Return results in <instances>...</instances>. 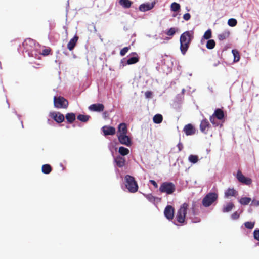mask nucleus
Segmentation results:
<instances>
[{
  "instance_id": "f257e3e1",
  "label": "nucleus",
  "mask_w": 259,
  "mask_h": 259,
  "mask_svg": "<svg viewBox=\"0 0 259 259\" xmlns=\"http://www.w3.org/2000/svg\"><path fill=\"white\" fill-rule=\"evenodd\" d=\"M193 37V32L192 31H186L181 35L180 39V49L183 55L185 54L187 52Z\"/></svg>"
},
{
  "instance_id": "f03ea898",
  "label": "nucleus",
  "mask_w": 259,
  "mask_h": 259,
  "mask_svg": "<svg viewBox=\"0 0 259 259\" xmlns=\"http://www.w3.org/2000/svg\"><path fill=\"white\" fill-rule=\"evenodd\" d=\"M124 183L126 188L131 193H135L138 190V185L134 177L126 175L124 177Z\"/></svg>"
},
{
  "instance_id": "7ed1b4c3",
  "label": "nucleus",
  "mask_w": 259,
  "mask_h": 259,
  "mask_svg": "<svg viewBox=\"0 0 259 259\" xmlns=\"http://www.w3.org/2000/svg\"><path fill=\"white\" fill-rule=\"evenodd\" d=\"M188 207L189 205L186 203H183L181 206L176 216V221L179 224H176V225H183L186 224V223H185V218Z\"/></svg>"
},
{
  "instance_id": "20e7f679",
  "label": "nucleus",
  "mask_w": 259,
  "mask_h": 259,
  "mask_svg": "<svg viewBox=\"0 0 259 259\" xmlns=\"http://www.w3.org/2000/svg\"><path fill=\"white\" fill-rule=\"evenodd\" d=\"M218 198V194L215 192L208 193L202 199V203L204 207H208L215 202Z\"/></svg>"
},
{
  "instance_id": "39448f33",
  "label": "nucleus",
  "mask_w": 259,
  "mask_h": 259,
  "mask_svg": "<svg viewBox=\"0 0 259 259\" xmlns=\"http://www.w3.org/2000/svg\"><path fill=\"white\" fill-rule=\"evenodd\" d=\"M176 190V186L171 182H163L159 187L161 193H166L167 195L172 194Z\"/></svg>"
},
{
  "instance_id": "423d86ee",
  "label": "nucleus",
  "mask_w": 259,
  "mask_h": 259,
  "mask_svg": "<svg viewBox=\"0 0 259 259\" xmlns=\"http://www.w3.org/2000/svg\"><path fill=\"white\" fill-rule=\"evenodd\" d=\"M54 104L57 108H66L68 105V102L65 98H54Z\"/></svg>"
},
{
  "instance_id": "0eeeda50",
  "label": "nucleus",
  "mask_w": 259,
  "mask_h": 259,
  "mask_svg": "<svg viewBox=\"0 0 259 259\" xmlns=\"http://www.w3.org/2000/svg\"><path fill=\"white\" fill-rule=\"evenodd\" d=\"M236 178L239 182L246 185H249L252 183V180L249 178L245 177L239 170L237 172Z\"/></svg>"
},
{
  "instance_id": "6e6552de",
  "label": "nucleus",
  "mask_w": 259,
  "mask_h": 259,
  "mask_svg": "<svg viewBox=\"0 0 259 259\" xmlns=\"http://www.w3.org/2000/svg\"><path fill=\"white\" fill-rule=\"evenodd\" d=\"M118 138L121 144L126 146H130L131 145V140L126 134H119Z\"/></svg>"
},
{
  "instance_id": "1a4fd4ad",
  "label": "nucleus",
  "mask_w": 259,
  "mask_h": 259,
  "mask_svg": "<svg viewBox=\"0 0 259 259\" xmlns=\"http://www.w3.org/2000/svg\"><path fill=\"white\" fill-rule=\"evenodd\" d=\"M175 209L171 205H167L164 209V215L168 220L174 218Z\"/></svg>"
},
{
  "instance_id": "9d476101",
  "label": "nucleus",
  "mask_w": 259,
  "mask_h": 259,
  "mask_svg": "<svg viewBox=\"0 0 259 259\" xmlns=\"http://www.w3.org/2000/svg\"><path fill=\"white\" fill-rule=\"evenodd\" d=\"M210 127V124L206 119L201 121L200 125V129L202 133L206 134Z\"/></svg>"
},
{
  "instance_id": "9b49d317",
  "label": "nucleus",
  "mask_w": 259,
  "mask_h": 259,
  "mask_svg": "<svg viewBox=\"0 0 259 259\" xmlns=\"http://www.w3.org/2000/svg\"><path fill=\"white\" fill-rule=\"evenodd\" d=\"M155 2H153L151 3H144L139 6V10L142 12H145L151 10L155 6Z\"/></svg>"
},
{
  "instance_id": "f8f14e48",
  "label": "nucleus",
  "mask_w": 259,
  "mask_h": 259,
  "mask_svg": "<svg viewBox=\"0 0 259 259\" xmlns=\"http://www.w3.org/2000/svg\"><path fill=\"white\" fill-rule=\"evenodd\" d=\"M102 130L105 136L114 135L116 132L115 128L110 126H104Z\"/></svg>"
},
{
  "instance_id": "ddd939ff",
  "label": "nucleus",
  "mask_w": 259,
  "mask_h": 259,
  "mask_svg": "<svg viewBox=\"0 0 259 259\" xmlns=\"http://www.w3.org/2000/svg\"><path fill=\"white\" fill-rule=\"evenodd\" d=\"M183 131L187 136L192 135L195 133V128L192 124L190 123L184 126Z\"/></svg>"
},
{
  "instance_id": "4468645a",
  "label": "nucleus",
  "mask_w": 259,
  "mask_h": 259,
  "mask_svg": "<svg viewBox=\"0 0 259 259\" xmlns=\"http://www.w3.org/2000/svg\"><path fill=\"white\" fill-rule=\"evenodd\" d=\"M104 106L102 104H94L89 107V109L94 111L101 112L103 111Z\"/></svg>"
},
{
  "instance_id": "2eb2a0df",
  "label": "nucleus",
  "mask_w": 259,
  "mask_h": 259,
  "mask_svg": "<svg viewBox=\"0 0 259 259\" xmlns=\"http://www.w3.org/2000/svg\"><path fill=\"white\" fill-rule=\"evenodd\" d=\"M114 161L116 163L117 166L119 167H122L125 164V158L118 156L114 158Z\"/></svg>"
},
{
  "instance_id": "dca6fc26",
  "label": "nucleus",
  "mask_w": 259,
  "mask_h": 259,
  "mask_svg": "<svg viewBox=\"0 0 259 259\" xmlns=\"http://www.w3.org/2000/svg\"><path fill=\"white\" fill-rule=\"evenodd\" d=\"M52 116L53 119L58 123H61L64 120L63 114L58 112H53L52 113Z\"/></svg>"
},
{
  "instance_id": "f3484780",
  "label": "nucleus",
  "mask_w": 259,
  "mask_h": 259,
  "mask_svg": "<svg viewBox=\"0 0 259 259\" xmlns=\"http://www.w3.org/2000/svg\"><path fill=\"white\" fill-rule=\"evenodd\" d=\"M238 195V192L234 188H228L225 192L224 196L228 198L231 196H236Z\"/></svg>"
},
{
  "instance_id": "a211bd4d",
  "label": "nucleus",
  "mask_w": 259,
  "mask_h": 259,
  "mask_svg": "<svg viewBox=\"0 0 259 259\" xmlns=\"http://www.w3.org/2000/svg\"><path fill=\"white\" fill-rule=\"evenodd\" d=\"M78 40V37L76 36H75L73 38H72L68 44H67V48L70 50L71 51L73 49L74 47L76 45V44Z\"/></svg>"
},
{
  "instance_id": "6ab92c4d",
  "label": "nucleus",
  "mask_w": 259,
  "mask_h": 259,
  "mask_svg": "<svg viewBox=\"0 0 259 259\" xmlns=\"http://www.w3.org/2000/svg\"><path fill=\"white\" fill-rule=\"evenodd\" d=\"M213 116L219 120H222L224 117V113L222 109H217L215 110Z\"/></svg>"
},
{
  "instance_id": "aec40b11",
  "label": "nucleus",
  "mask_w": 259,
  "mask_h": 259,
  "mask_svg": "<svg viewBox=\"0 0 259 259\" xmlns=\"http://www.w3.org/2000/svg\"><path fill=\"white\" fill-rule=\"evenodd\" d=\"M230 34V31L228 30H226L221 33L219 34L218 36V37L220 40H223L229 37Z\"/></svg>"
},
{
  "instance_id": "412c9836",
  "label": "nucleus",
  "mask_w": 259,
  "mask_h": 259,
  "mask_svg": "<svg viewBox=\"0 0 259 259\" xmlns=\"http://www.w3.org/2000/svg\"><path fill=\"white\" fill-rule=\"evenodd\" d=\"M234 207V205L232 202H229L227 204L226 206H224L222 209V212L226 213L230 212Z\"/></svg>"
},
{
  "instance_id": "4be33fe9",
  "label": "nucleus",
  "mask_w": 259,
  "mask_h": 259,
  "mask_svg": "<svg viewBox=\"0 0 259 259\" xmlns=\"http://www.w3.org/2000/svg\"><path fill=\"white\" fill-rule=\"evenodd\" d=\"M41 170L44 174H49L51 172L52 168L50 164H46L42 166Z\"/></svg>"
},
{
  "instance_id": "5701e85b",
  "label": "nucleus",
  "mask_w": 259,
  "mask_h": 259,
  "mask_svg": "<svg viewBox=\"0 0 259 259\" xmlns=\"http://www.w3.org/2000/svg\"><path fill=\"white\" fill-rule=\"evenodd\" d=\"M118 132L120 134H126L127 133V127L125 123H120L118 126Z\"/></svg>"
},
{
  "instance_id": "b1692460",
  "label": "nucleus",
  "mask_w": 259,
  "mask_h": 259,
  "mask_svg": "<svg viewBox=\"0 0 259 259\" xmlns=\"http://www.w3.org/2000/svg\"><path fill=\"white\" fill-rule=\"evenodd\" d=\"M66 119L68 122L72 123L75 120V114L73 113H67L66 115Z\"/></svg>"
},
{
  "instance_id": "393cba45",
  "label": "nucleus",
  "mask_w": 259,
  "mask_h": 259,
  "mask_svg": "<svg viewBox=\"0 0 259 259\" xmlns=\"http://www.w3.org/2000/svg\"><path fill=\"white\" fill-rule=\"evenodd\" d=\"M90 118V116L88 115L79 114L77 119L82 122H87Z\"/></svg>"
},
{
  "instance_id": "a878e982",
  "label": "nucleus",
  "mask_w": 259,
  "mask_h": 259,
  "mask_svg": "<svg viewBox=\"0 0 259 259\" xmlns=\"http://www.w3.org/2000/svg\"><path fill=\"white\" fill-rule=\"evenodd\" d=\"M153 120L155 123L159 124L162 122L163 120V117L161 114H156L154 116Z\"/></svg>"
},
{
  "instance_id": "bb28decb",
  "label": "nucleus",
  "mask_w": 259,
  "mask_h": 259,
  "mask_svg": "<svg viewBox=\"0 0 259 259\" xmlns=\"http://www.w3.org/2000/svg\"><path fill=\"white\" fill-rule=\"evenodd\" d=\"M118 152L122 156H125L129 154L130 150L128 149L121 146L119 148Z\"/></svg>"
},
{
  "instance_id": "cd10ccee",
  "label": "nucleus",
  "mask_w": 259,
  "mask_h": 259,
  "mask_svg": "<svg viewBox=\"0 0 259 259\" xmlns=\"http://www.w3.org/2000/svg\"><path fill=\"white\" fill-rule=\"evenodd\" d=\"M251 200V198L249 197H242L240 199L239 202L242 205H246L250 203Z\"/></svg>"
},
{
  "instance_id": "c85d7f7f",
  "label": "nucleus",
  "mask_w": 259,
  "mask_h": 259,
  "mask_svg": "<svg viewBox=\"0 0 259 259\" xmlns=\"http://www.w3.org/2000/svg\"><path fill=\"white\" fill-rule=\"evenodd\" d=\"M212 36L211 30L210 29L207 30L203 36V38L201 40V42H203V39H209Z\"/></svg>"
},
{
  "instance_id": "c756f323",
  "label": "nucleus",
  "mask_w": 259,
  "mask_h": 259,
  "mask_svg": "<svg viewBox=\"0 0 259 259\" xmlns=\"http://www.w3.org/2000/svg\"><path fill=\"white\" fill-rule=\"evenodd\" d=\"M170 9L174 12L179 11L180 10V5L178 3L174 2L171 4Z\"/></svg>"
},
{
  "instance_id": "7c9ffc66",
  "label": "nucleus",
  "mask_w": 259,
  "mask_h": 259,
  "mask_svg": "<svg viewBox=\"0 0 259 259\" xmlns=\"http://www.w3.org/2000/svg\"><path fill=\"white\" fill-rule=\"evenodd\" d=\"M119 3L124 8H129L131 5V2L130 0H120Z\"/></svg>"
},
{
  "instance_id": "2f4dec72",
  "label": "nucleus",
  "mask_w": 259,
  "mask_h": 259,
  "mask_svg": "<svg viewBox=\"0 0 259 259\" xmlns=\"http://www.w3.org/2000/svg\"><path fill=\"white\" fill-rule=\"evenodd\" d=\"M215 42L214 40L210 39L207 41L206 47L208 49H212L214 48Z\"/></svg>"
},
{
  "instance_id": "473e14b6",
  "label": "nucleus",
  "mask_w": 259,
  "mask_h": 259,
  "mask_svg": "<svg viewBox=\"0 0 259 259\" xmlns=\"http://www.w3.org/2000/svg\"><path fill=\"white\" fill-rule=\"evenodd\" d=\"M228 25L231 27H234L237 24V21L234 18H230L228 20Z\"/></svg>"
},
{
  "instance_id": "72a5a7b5",
  "label": "nucleus",
  "mask_w": 259,
  "mask_h": 259,
  "mask_svg": "<svg viewBox=\"0 0 259 259\" xmlns=\"http://www.w3.org/2000/svg\"><path fill=\"white\" fill-rule=\"evenodd\" d=\"M188 159L191 162L196 163L198 161V157L197 155H190L189 156Z\"/></svg>"
},
{
  "instance_id": "f704fd0d",
  "label": "nucleus",
  "mask_w": 259,
  "mask_h": 259,
  "mask_svg": "<svg viewBox=\"0 0 259 259\" xmlns=\"http://www.w3.org/2000/svg\"><path fill=\"white\" fill-rule=\"evenodd\" d=\"M139 61L138 58L136 57H133L128 59L127 61V64H133L137 63Z\"/></svg>"
},
{
  "instance_id": "c9c22d12",
  "label": "nucleus",
  "mask_w": 259,
  "mask_h": 259,
  "mask_svg": "<svg viewBox=\"0 0 259 259\" xmlns=\"http://www.w3.org/2000/svg\"><path fill=\"white\" fill-rule=\"evenodd\" d=\"M232 52L234 55V62H237L240 59V56L238 52L236 50H233L232 51Z\"/></svg>"
},
{
  "instance_id": "e433bc0d",
  "label": "nucleus",
  "mask_w": 259,
  "mask_h": 259,
  "mask_svg": "<svg viewBox=\"0 0 259 259\" xmlns=\"http://www.w3.org/2000/svg\"><path fill=\"white\" fill-rule=\"evenodd\" d=\"M145 197L151 202L154 203L156 198L152 194H148L145 195Z\"/></svg>"
},
{
  "instance_id": "4c0bfd02",
  "label": "nucleus",
  "mask_w": 259,
  "mask_h": 259,
  "mask_svg": "<svg viewBox=\"0 0 259 259\" xmlns=\"http://www.w3.org/2000/svg\"><path fill=\"white\" fill-rule=\"evenodd\" d=\"M177 31V29L174 27L170 28L166 32V34L168 36H172L176 31Z\"/></svg>"
},
{
  "instance_id": "58836bf2",
  "label": "nucleus",
  "mask_w": 259,
  "mask_h": 259,
  "mask_svg": "<svg viewBox=\"0 0 259 259\" xmlns=\"http://www.w3.org/2000/svg\"><path fill=\"white\" fill-rule=\"evenodd\" d=\"M255 225L254 222H246L244 223V226L245 227L249 229H252L253 228Z\"/></svg>"
},
{
  "instance_id": "ea45409f",
  "label": "nucleus",
  "mask_w": 259,
  "mask_h": 259,
  "mask_svg": "<svg viewBox=\"0 0 259 259\" xmlns=\"http://www.w3.org/2000/svg\"><path fill=\"white\" fill-rule=\"evenodd\" d=\"M253 237L255 240L259 241V229L254 230Z\"/></svg>"
},
{
  "instance_id": "a19ab883",
  "label": "nucleus",
  "mask_w": 259,
  "mask_h": 259,
  "mask_svg": "<svg viewBox=\"0 0 259 259\" xmlns=\"http://www.w3.org/2000/svg\"><path fill=\"white\" fill-rule=\"evenodd\" d=\"M129 49V47H127L123 48L120 52V55L122 56H124L126 54V53L128 51Z\"/></svg>"
},
{
  "instance_id": "79ce46f5",
  "label": "nucleus",
  "mask_w": 259,
  "mask_h": 259,
  "mask_svg": "<svg viewBox=\"0 0 259 259\" xmlns=\"http://www.w3.org/2000/svg\"><path fill=\"white\" fill-rule=\"evenodd\" d=\"M231 218L233 220H236L239 218V214L236 211L231 215Z\"/></svg>"
},
{
  "instance_id": "37998d69",
  "label": "nucleus",
  "mask_w": 259,
  "mask_h": 259,
  "mask_svg": "<svg viewBox=\"0 0 259 259\" xmlns=\"http://www.w3.org/2000/svg\"><path fill=\"white\" fill-rule=\"evenodd\" d=\"M251 205L254 206H259V201L253 199L251 202Z\"/></svg>"
},
{
  "instance_id": "c03bdc74",
  "label": "nucleus",
  "mask_w": 259,
  "mask_h": 259,
  "mask_svg": "<svg viewBox=\"0 0 259 259\" xmlns=\"http://www.w3.org/2000/svg\"><path fill=\"white\" fill-rule=\"evenodd\" d=\"M191 18V15L189 13H186L183 16V18L186 21L189 20Z\"/></svg>"
},
{
  "instance_id": "a18cd8bd",
  "label": "nucleus",
  "mask_w": 259,
  "mask_h": 259,
  "mask_svg": "<svg viewBox=\"0 0 259 259\" xmlns=\"http://www.w3.org/2000/svg\"><path fill=\"white\" fill-rule=\"evenodd\" d=\"M50 50L48 49H45L42 50L41 54L44 55H47L49 54Z\"/></svg>"
},
{
  "instance_id": "49530a36",
  "label": "nucleus",
  "mask_w": 259,
  "mask_h": 259,
  "mask_svg": "<svg viewBox=\"0 0 259 259\" xmlns=\"http://www.w3.org/2000/svg\"><path fill=\"white\" fill-rule=\"evenodd\" d=\"M149 182L151 184H152L154 186V187L155 188H157L158 187V185H157V183L154 180H150L149 181Z\"/></svg>"
},
{
  "instance_id": "de8ad7c7",
  "label": "nucleus",
  "mask_w": 259,
  "mask_h": 259,
  "mask_svg": "<svg viewBox=\"0 0 259 259\" xmlns=\"http://www.w3.org/2000/svg\"><path fill=\"white\" fill-rule=\"evenodd\" d=\"M152 95V94L151 92L148 91L145 93V96H146V97H150Z\"/></svg>"
},
{
  "instance_id": "09e8293b",
  "label": "nucleus",
  "mask_w": 259,
  "mask_h": 259,
  "mask_svg": "<svg viewBox=\"0 0 259 259\" xmlns=\"http://www.w3.org/2000/svg\"><path fill=\"white\" fill-rule=\"evenodd\" d=\"M214 120H215V119H214V117L213 116H212L210 117V122L213 124H215V122H214Z\"/></svg>"
},
{
  "instance_id": "8fccbe9b",
  "label": "nucleus",
  "mask_w": 259,
  "mask_h": 259,
  "mask_svg": "<svg viewBox=\"0 0 259 259\" xmlns=\"http://www.w3.org/2000/svg\"><path fill=\"white\" fill-rule=\"evenodd\" d=\"M178 147H179V150L181 151V147H182V145L181 144H178Z\"/></svg>"
}]
</instances>
